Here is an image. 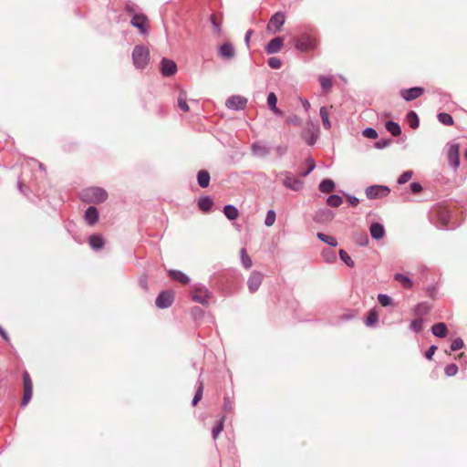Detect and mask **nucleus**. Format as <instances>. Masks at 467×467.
Returning <instances> with one entry per match:
<instances>
[{
    "mask_svg": "<svg viewBox=\"0 0 467 467\" xmlns=\"http://www.w3.org/2000/svg\"><path fill=\"white\" fill-rule=\"evenodd\" d=\"M238 277L236 271L229 270L211 275V282L225 292L232 293V285L234 281Z\"/></svg>",
    "mask_w": 467,
    "mask_h": 467,
    "instance_id": "obj_1",
    "label": "nucleus"
},
{
    "mask_svg": "<svg viewBox=\"0 0 467 467\" xmlns=\"http://www.w3.org/2000/svg\"><path fill=\"white\" fill-rule=\"evenodd\" d=\"M108 196L107 191L101 187H88L80 193V199L87 203H102Z\"/></svg>",
    "mask_w": 467,
    "mask_h": 467,
    "instance_id": "obj_2",
    "label": "nucleus"
},
{
    "mask_svg": "<svg viewBox=\"0 0 467 467\" xmlns=\"http://www.w3.org/2000/svg\"><path fill=\"white\" fill-rule=\"evenodd\" d=\"M132 60L136 68L144 69L150 62V50L144 45H137L132 51Z\"/></svg>",
    "mask_w": 467,
    "mask_h": 467,
    "instance_id": "obj_3",
    "label": "nucleus"
},
{
    "mask_svg": "<svg viewBox=\"0 0 467 467\" xmlns=\"http://www.w3.org/2000/svg\"><path fill=\"white\" fill-rule=\"evenodd\" d=\"M318 40L307 34L303 33L298 37L295 38V47L300 52H309L317 49Z\"/></svg>",
    "mask_w": 467,
    "mask_h": 467,
    "instance_id": "obj_4",
    "label": "nucleus"
},
{
    "mask_svg": "<svg viewBox=\"0 0 467 467\" xmlns=\"http://www.w3.org/2000/svg\"><path fill=\"white\" fill-rule=\"evenodd\" d=\"M390 192V188L386 185H370L366 188L365 194L368 200L382 199Z\"/></svg>",
    "mask_w": 467,
    "mask_h": 467,
    "instance_id": "obj_5",
    "label": "nucleus"
},
{
    "mask_svg": "<svg viewBox=\"0 0 467 467\" xmlns=\"http://www.w3.org/2000/svg\"><path fill=\"white\" fill-rule=\"evenodd\" d=\"M24 394L21 400V407H26L31 400L33 395V383L27 370L23 371Z\"/></svg>",
    "mask_w": 467,
    "mask_h": 467,
    "instance_id": "obj_6",
    "label": "nucleus"
},
{
    "mask_svg": "<svg viewBox=\"0 0 467 467\" xmlns=\"http://www.w3.org/2000/svg\"><path fill=\"white\" fill-rule=\"evenodd\" d=\"M174 302V292L172 290H162L156 297L155 304L160 309L170 307Z\"/></svg>",
    "mask_w": 467,
    "mask_h": 467,
    "instance_id": "obj_7",
    "label": "nucleus"
},
{
    "mask_svg": "<svg viewBox=\"0 0 467 467\" xmlns=\"http://www.w3.org/2000/svg\"><path fill=\"white\" fill-rule=\"evenodd\" d=\"M285 22V14L282 11L275 12L269 19L266 29L269 32H279Z\"/></svg>",
    "mask_w": 467,
    "mask_h": 467,
    "instance_id": "obj_8",
    "label": "nucleus"
},
{
    "mask_svg": "<svg viewBox=\"0 0 467 467\" xmlns=\"http://www.w3.org/2000/svg\"><path fill=\"white\" fill-rule=\"evenodd\" d=\"M280 175L285 176V180L283 182L284 186L286 189L292 190L294 192H299L304 187V182L300 179L292 175L289 171H282Z\"/></svg>",
    "mask_w": 467,
    "mask_h": 467,
    "instance_id": "obj_9",
    "label": "nucleus"
},
{
    "mask_svg": "<svg viewBox=\"0 0 467 467\" xmlns=\"http://www.w3.org/2000/svg\"><path fill=\"white\" fill-rule=\"evenodd\" d=\"M247 99L241 95H233L229 97L225 101L227 109L232 110H243L246 108Z\"/></svg>",
    "mask_w": 467,
    "mask_h": 467,
    "instance_id": "obj_10",
    "label": "nucleus"
},
{
    "mask_svg": "<svg viewBox=\"0 0 467 467\" xmlns=\"http://www.w3.org/2000/svg\"><path fill=\"white\" fill-rule=\"evenodd\" d=\"M448 162L449 165L456 171L460 166V145L458 143H451L448 150Z\"/></svg>",
    "mask_w": 467,
    "mask_h": 467,
    "instance_id": "obj_11",
    "label": "nucleus"
},
{
    "mask_svg": "<svg viewBox=\"0 0 467 467\" xmlns=\"http://www.w3.org/2000/svg\"><path fill=\"white\" fill-rule=\"evenodd\" d=\"M160 70L163 77L169 78L175 75L178 67L172 59L162 57L160 63Z\"/></svg>",
    "mask_w": 467,
    "mask_h": 467,
    "instance_id": "obj_12",
    "label": "nucleus"
},
{
    "mask_svg": "<svg viewBox=\"0 0 467 467\" xmlns=\"http://www.w3.org/2000/svg\"><path fill=\"white\" fill-rule=\"evenodd\" d=\"M335 217V213L328 208H320L313 215V221L317 223H327Z\"/></svg>",
    "mask_w": 467,
    "mask_h": 467,
    "instance_id": "obj_13",
    "label": "nucleus"
},
{
    "mask_svg": "<svg viewBox=\"0 0 467 467\" xmlns=\"http://www.w3.org/2000/svg\"><path fill=\"white\" fill-rule=\"evenodd\" d=\"M425 89L422 87L416 86L409 88L401 89L400 94L405 101H412L424 93Z\"/></svg>",
    "mask_w": 467,
    "mask_h": 467,
    "instance_id": "obj_14",
    "label": "nucleus"
},
{
    "mask_svg": "<svg viewBox=\"0 0 467 467\" xmlns=\"http://www.w3.org/2000/svg\"><path fill=\"white\" fill-rule=\"evenodd\" d=\"M148 17L145 14L134 15L131 17L130 25L140 30V35H147L149 32L148 29Z\"/></svg>",
    "mask_w": 467,
    "mask_h": 467,
    "instance_id": "obj_15",
    "label": "nucleus"
},
{
    "mask_svg": "<svg viewBox=\"0 0 467 467\" xmlns=\"http://www.w3.org/2000/svg\"><path fill=\"white\" fill-rule=\"evenodd\" d=\"M262 282L263 274L256 270L252 271L247 280L249 292L252 294L255 293L259 289Z\"/></svg>",
    "mask_w": 467,
    "mask_h": 467,
    "instance_id": "obj_16",
    "label": "nucleus"
},
{
    "mask_svg": "<svg viewBox=\"0 0 467 467\" xmlns=\"http://www.w3.org/2000/svg\"><path fill=\"white\" fill-rule=\"evenodd\" d=\"M271 149L265 142L257 140L251 144V152L256 158H265L270 154Z\"/></svg>",
    "mask_w": 467,
    "mask_h": 467,
    "instance_id": "obj_17",
    "label": "nucleus"
},
{
    "mask_svg": "<svg viewBox=\"0 0 467 467\" xmlns=\"http://www.w3.org/2000/svg\"><path fill=\"white\" fill-rule=\"evenodd\" d=\"M99 219V213L96 206L90 205L84 213V220L88 225H95Z\"/></svg>",
    "mask_w": 467,
    "mask_h": 467,
    "instance_id": "obj_18",
    "label": "nucleus"
},
{
    "mask_svg": "<svg viewBox=\"0 0 467 467\" xmlns=\"http://www.w3.org/2000/svg\"><path fill=\"white\" fill-rule=\"evenodd\" d=\"M218 53H219V56L223 59L230 60V59H233L235 57L234 47L230 42H225V43L222 44L219 47Z\"/></svg>",
    "mask_w": 467,
    "mask_h": 467,
    "instance_id": "obj_19",
    "label": "nucleus"
},
{
    "mask_svg": "<svg viewBox=\"0 0 467 467\" xmlns=\"http://www.w3.org/2000/svg\"><path fill=\"white\" fill-rule=\"evenodd\" d=\"M283 45V38L281 36H275L266 44L265 50L268 55L275 54L280 51Z\"/></svg>",
    "mask_w": 467,
    "mask_h": 467,
    "instance_id": "obj_20",
    "label": "nucleus"
},
{
    "mask_svg": "<svg viewBox=\"0 0 467 467\" xmlns=\"http://www.w3.org/2000/svg\"><path fill=\"white\" fill-rule=\"evenodd\" d=\"M277 97L275 92H270L266 99V103L269 109L276 116L283 117L284 111L277 108Z\"/></svg>",
    "mask_w": 467,
    "mask_h": 467,
    "instance_id": "obj_21",
    "label": "nucleus"
},
{
    "mask_svg": "<svg viewBox=\"0 0 467 467\" xmlns=\"http://www.w3.org/2000/svg\"><path fill=\"white\" fill-rule=\"evenodd\" d=\"M369 232H370L371 237L374 240H378V241L382 239L386 234L384 225L378 222H374L370 224Z\"/></svg>",
    "mask_w": 467,
    "mask_h": 467,
    "instance_id": "obj_22",
    "label": "nucleus"
},
{
    "mask_svg": "<svg viewBox=\"0 0 467 467\" xmlns=\"http://www.w3.org/2000/svg\"><path fill=\"white\" fill-rule=\"evenodd\" d=\"M213 204V200L209 195H204L201 197L197 202V207L199 208L200 211H202L204 213H209L212 210Z\"/></svg>",
    "mask_w": 467,
    "mask_h": 467,
    "instance_id": "obj_23",
    "label": "nucleus"
},
{
    "mask_svg": "<svg viewBox=\"0 0 467 467\" xmlns=\"http://www.w3.org/2000/svg\"><path fill=\"white\" fill-rule=\"evenodd\" d=\"M202 294H192V299L194 302H197L202 306H208L209 305V299L212 296L211 292L207 287H202Z\"/></svg>",
    "mask_w": 467,
    "mask_h": 467,
    "instance_id": "obj_24",
    "label": "nucleus"
},
{
    "mask_svg": "<svg viewBox=\"0 0 467 467\" xmlns=\"http://www.w3.org/2000/svg\"><path fill=\"white\" fill-rule=\"evenodd\" d=\"M431 330V333L439 338H444L448 335V327L444 322L433 324Z\"/></svg>",
    "mask_w": 467,
    "mask_h": 467,
    "instance_id": "obj_25",
    "label": "nucleus"
},
{
    "mask_svg": "<svg viewBox=\"0 0 467 467\" xmlns=\"http://www.w3.org/2000/svg\"><path fill=\"white\" fill-rule=\"evenodd\" d=\"M168 275L172 280H175L181 284L186 285L190 282V277L180 270L171 269L168 271Z\"/></svg>",
    "mask_w": 467,
    "mask_h": 467,
    "instance_id": "obj_26",
    "label": "nucleus"
},
{
    "mask_svg": "<svg viewBox=\"0 0 467 467\" xmlns=\"http://www.w3.org/2000/svg\"><path fill=\"white\" fill-rule=\"evenodd\" d=\"M88 244L92 249L98 251L103 248L105 244V240L103 236L99 234H93L88 238Z\"/></svg>",
    "mask_w": 467,
    "mask_h": 467,
    "instance_id": "obj_27",
    "label": "nucleus"
},
{
    "mask_svg": "<svg viewBox=\"0 0 467 467\" xmlns=\"http://www.w3.org/2000/svg\"><path fill=\"white\" fill-rule=\"evenodd\" d=\"M211 181L210 173L207 170H201L197 172V182L201 188L209 186Z\"/></svg>",
    "mask_w": 467,
    "mask_h": 467,
    "instance_id": "obj_28",
    "label": "nucleus"
},
{
    "mask_svg": "<svg viewBox=\"0 0 467 467\" xmlns=\"http://www.w3.org/2000/svg\"><path fill=\"white\" fill-rule=\"evenodd\" d=\"M336 189V183L332 179H323L318 184V190L322 193L331 192Z\"/></svg>",
    "mask_w": 467,
    "mask_h": 467,
    "instance_id": "obj_29",
    "label": "nucleus"
},
{
    "mask_svg": "<svg viewBox=\"0 0 467 467\" xmlns=\"http://www.w3.org/2000/svg\"><path fill=\"white\" fill-rule=\"evenodd\" d=\"M203 382L201 380V376L198 379L197 384H196V389L194 396L192 400V406H196L198 402L202 400V394H203Z\"/></svg>",
    "mask_w": 467,
    "mask_h": 467,
    "instance_id": "obj_30",
    "label": "nucleus"
},
{
    "mask_svg": "<svg viewBox=\"0 0 467 467\" xmlns=\"http://www.w3.org/2000/svg\"><path fill=\"white\" fill-rule=\"evenodd\" d=\"M394 280L400 283L402 286L406 289H410L413 286V281L408 275H405L401 273H397L394 275Z\"/></svg>",
    "mask_w": 467,
    "mask_h": 467,
    "instance_id": "obj_31",
    "label": "nucleus"
},
{
    "mask_svg": "<svg viewBox=\"0 0 467 467\" xmlns=\"http://www.w3.org/2000/svg\"><path fill=\"white\" fill-rule=\"evenodd\" d=\"M385 129L392 135L399 136L401 134V128L400 124L394 120H387L385 122Z\"/></svg>",
    "mask_w": 467,
    "mask_h": 467,
    "instance_id": "obj_32",
    "label": "nucleus"
},
{
    "mask_svg": "<svg viewBox=\"0 0 467 467\" xmlns=\"http://www.w3.org/2000/svg\"><path fill=\"white\" fill-rule=\"evenodd\" d=\"M302 138L308 146H314L318 139V134L310 130H306L302 131Z\"/></svg>",
    "mask_w": 467,
    "mask_h": 467,
    "instance_id": "obj_33",
    "label": "nucleus"
},
{
    "mask_svg": "<svg viewBox=\"0 0 467 467\" xmlns=\"http://www.w3.org/2000/svg\"><path fill=\"white\" fill-rule=\"evenodd\" d=\"M317 238L331 247H336L338 244L337 240L334 236L326 234L324 233L318 232L317 234Z\"/></svg>",
    "mask_w": 467,
    "mask_h": 467,
    "instance_id": "obj_34",
    "label": "nucleus"
},
{
    "mask_svg": "<svg viewBox=\"0 0 467 467\" xmlns=\"http://www.w3.org/2000/svg\"><path fill=\"white\" fill-rule=\"evenodd\" d=\"M223 214L227 219L233 221L239 216V211L234 205L226 204L223 207Z\"/></svg>",
    "mask_w": 467,
    "mask_h": 467,
    "instance_id": "obj_35",
    "label": "nucleus"
},
{
    "mask_svg": "<svg viewBox=\"0 0 467 467\" xmlns=\"http://www.w3.org/2000/svg\"><path fill=\"white\" fill-rule=\"evenodd\" d=\"M406 120L410 127L416 130L420 126V118L414 110H410L406 115Z\"/></svg>",
    "mask_w": 467,
    "mask_h": 467,
    "instance_id": "obj_36",
    "label": "nucleus"
},
{
    "mask_svg": "<svg viewBox=\"0 0 467 467\" xmlns=\"http://www.w3.org/2000/svg\"><path fill=\"white\" fill-rule=\"evenodd\" d=\"M379 321V314L375 308L370 309L365 319V325L368 327L375 326Z\"/></svg>",
    "mask_w": 467,
    "mask_h": 467,
    "instance_id": "obj_37",
    "label": "nucleus"
},
{
    "mask_svg": "<svg viewBox=\"0 0 467 467\" xmlns=\"http://www.w3.org/2000/svg\"><path fill=\"white\" fill-rule=\"evenodd\" d=\"M321 256H322L324 262H326L327 264H332L337 261V254L330 248H324L321 251Z\"/></svg>",
    "mask_w": 467,
    "mask_h": 467,
    "instance_id": "obj_38",
    "label": "nucleus"
},
{
    "mask_svg": "<svg viewBox=\"0 0 467 467\" xmlns=\"http://www.w3.org/2000/svg\"><path fill=\"white\" fill-rule=\"evenodd\" d=\"M319 115L322 120V125L325 130H330L331 122L329 120V113L326 107H321L319 109Z\"/></svg>",
    "mask_w": 467,
    "mask_h": 467,
    "instance_id": "obj_39",
    "label": "nucleus"
},
{
    "mask_svg": "<svg viewBox=\"0 0 467 467\" xmlns=\"http://www.w3.org/2000/svg\"><path fill=\"white\" fill-rule=\"evenodd\" d=\"M342 202L343 199L338 194H330L326 200L327 205L332 208L339 207L342 204Z\"/></svg>",
    "mask_w": 467,
    "mask_h": 467,
    "instance_id": "obj_40",
    "label": "nucleus"
},
{
    "mask_svg": "<svg viewBox=\"0 0 467 467\" xmlns=\"http://www.w3.org/2000/svg\"><path fill=\"white\" fill-rule=\"evenodd\" d=\"M178 107L181 110L188 112L190 110L187 103V94L185 90H181L178 96Z\"/></svg>",
    "mask_w": 467,
    "mask_h": 467,
    "instance_id": "obj_41",
    "label": "nucleus"
},
{
    "mask_svg": "<svg viewBox=\"0 0 467 467\" xmlns=\"http://www.w3.org/2000/svg\"><path fill=\"white\" fill-rule=\"evenodd\" d=\"M225 416H222L212 430L213 439L216 440L224 428Z\"/></svg>",
    "mask_w": 467,
    "mask_h": 467,
    "instance_id": "obj_42",
    "label": "nucleus"
},
{
    "mask_svg": "<svg viewBox=\"0 0 467 467\" xmlns=\"http://www.w3.org/2000/svg\"><path fill=\"white\" fill-rule=\"evenodd\" d=\"M138 10H139V6L132 1H127L125 3L124 11L126 12V14H128L131 17H133L134 15L141 14V13H139Z\"/></svg>",
    "mask_w": 467,
    "mask_h": 467,
    "instance_id": "obj_43",
    "label": "nucleus"
},
{
    "mask_svg": "<svg viewBox=\"0 0 467 467\" xmlns=\"http://www.w3.org/2000/svg\"><path fill=\"white\" fill-rule=\"evenodd\" d=\"M338 256L347 266L350 268H353L355 266V262L344 249H340L338 251Z\"/></svg>",
    "mask_w": 467,
    "mask_h": 467,
    "instance_id": "obj_44",
    "label": "nucleus"
},
{
    "mask_svg": "<svg viewBox=\"0 0 467 467\" xmlns=\"http://www.w3.org/2000/svg\"><path fill=\"white\" fill-rule=\"evenodd\" d=\"M438 120L445 125V126H451L454 124L453 118L451 116V114L446 112H441L437 115Z\"/></svg>",
    "mask_w": 467,
    "mask_h": 467,
    "instance_id": "obj_45",
    "label": "nucleus"
},
{
    "mask_svg": "<svg viewBox=\"0 0 467 467\" xmlns=\"http://www.w3.org/2000/svg\"><path fill=\"white\" fill-rule=\"evenodd\" d=\"M431 310V306L426 302L419 303L414 307V313L418 316L426 315Z\"/></svg>",
    "mask_w": 467,
    "mask_h": 467,
    "instance_id": "obj_46",
    "label": "nucleus"
},
{
    "mask_svg": "<svg viewBox=\"0 0 467 467\" xmlns=\"http://www.w3.org/2000/svg\"><path fill=\"white\" fill-rule=\"evenodd\" d=\"M318 80H319L322 89L325 92H328L331 89L333 82H332V78L330 77L320 76Z\"/></svg>",
    "mask_w": 467,
    "mask_h": 467,
    "instance_id": "obj_47",
    "label": "nucleus"
},
{
    "mask_svg": "<svg viewBox=\"0 0 467 467\" xmlns=\"http://www.w3.org/2000/svg\"><path fill=\"white\" fill-rule=\"evenodd\" d=\"M241 262L245 269H249L253 265L251 257L247 254L245 248H242L240 251Z\"/></svg>",
    "mask_w": 467,
    "mask_h": 467,
    "instance_id": "obj_48",
    "label": "nucleus"
},
{
    "mask_svg": "<svg viewBox=\"0 0 467 467\" xmlns=\"http://www.w3.org/2000/svg\"><path fill=\"white\" fill-rule=\"evenodd\" d=\"M378 301L384 307L393 305V298L386 294H379Z\"/></svg>",
    "mask_w": 467,
    "mask_h": 467,
    "instance_id": "obj_49",
    "label": "nucleus"
},
{
    "mask_svg": "<svg viewBox=\"0 0 467 467\" xmlns=\"http://www.w3.org/2000/svg\"><path fill=\"white\" fill-rule=\"evenodd\" d=\"M210 22L213 25V27L214 31L217 34H220L222 32V18L218 19L214 14L210 16Z\"/></svg>",
    "mask_w": 467,
    "mask_h": 467,
    "instance_id": "obj_50",
    "label": "nucleus"
},
{
    "mask_svg": "<svg viewBox=\"0 0 467 467\" xmlns=\"http://www.w3.org/2000/svg\"><path fill=\"white\" fill-rule=\"evenodd\" d=\"M440 224L437 225L439 228H446L450 222V216L447 211H441L439 214Z\"/></svg>",
    "mask_w": 467,
    "mask_h": 467,
    "instance_id": "obj_51",
    "label": "nucleus"
},
{
    "mask_svg": "<svg viewBox=\"0 0 467 467\" xmlns=\"http://www.w3.org/2000/svg\"><path fill=\"white\" fill-rule=\"evenodd\" d=\"M459 368L455 363L448 364L444 368L447 377H453L458 373Z\"/></svg>",
    "mask_w": 467,
    "mask_h": 467,
    "instance_id": "obj_52",
    "label": "nucleus"
},
{
    "mask_svg": "<svg viewBox=\"0 0 467 467\" xmlns=\"http://www.w3.org/2000/svg\"><path fill=\"white\" fill-rule=\"evenodd\" d=\"M275 218H276L275 212L272 209L268 210L266 213V215H265V224L268 227L272 226L275 222Z\"/></svg>",
    "mask_w": 467,
    "mask_h": 467,
    "instance_id": "obj_53",
    "label": "nucleus"
},
{
    "mask_svg": "<svg viewBox=\"0 0 467 467\" xmlns=\"http://www.w3.org/2000/svg\"><path fill=\"white\" fill-rule=\"evenodd\" d=\"M410 328L416 333L420 332L423 328L422 319L421 318L413 319L410 325Z\"/></svg>",
    "mask_w": 467,
    "mask_h": 467,
    "instance_id": "obj_54",
    "label": "nucleus"
},
{
    "mask_svg": "<svg viewBox=\"0 0 467 467\" xmlns=\"http://www.w3.org/2000/svg\"><path fill=\"white\" fill-rule=\"evenodd\" d=\"M412 175H413L412 171H403L398 178L397 183L400 185L406 183L407 182H409L411 179Z\"/></svg>",
    "mask_w": 467,
    "mask_h": 467,
    "instance_id": "obj_55",
    "label": "nucleus"
},
{
    "mask_svg": "<svg viewBox=\"0 0 467 467\" xmlns=\"http://www.w3.org/2000/svg\"><path fill=\"white\" fill-rule=\"evenodd\" d=\"M306 162L308 164V167H306V170L301 172V176L306 177L308 176L316 168V162L313 158L308 157L306 159Z\"/></svg>",
    "mask_w": 467,
    "mask_h": 467,
    "instance_id": "obj_56",
    "label": "nucleus"
},
{
    "mask_svg": "<svg viewBox=\"0 0 467 467\" xmlns=\"http://www.w3.org/2000/svg\"><path fill=\"white\" fill-rule=\"evenodd\" d=\"M362 135L365 138L375 140L378 138V131L374 128L368 127L362 130Z\"/></svg>",
    "mask_w": 467,
    "mask_h": 467,
    "instance_id": "obj_57",
    "label": "nucleus"
},
{
    "mask_svg": "<svg viewBox=\"0 0 467 467\" xmlns=\"http://www.w3.org/2000/svg\"><path fill=\"white\" fill-rule=\"evenodd\" d=\"M463 347H464V342H463L462 338L456 337L451 341L450 349H451V351H457V350L462 349Z\"/></svg>",
    "mask_w": 467,
    "mask_h": 467,
    "instance_id": "obj_58",
    "label": "nucleus"
},
{
    "mask_svg": "<svg viewBox=\"0 0 467 467\" xmlns=\"http://www.w3.org/2000/svg\"><path fill=\"white\" fill-rule=\"evenodd\" d=\"M369 239L366 233L360 234L356 237V243L359 246H367L368 244Z\"/></svg>",
    "mask_w": 467,
    "mask_h": 467,
    "instance_id": "obj_59",
    "label": "nucleus"
},
{
    "mask_svg": "<svg viewBox=\"0 0 467 467\" xmlns=\"http://www.w3.org/2000/svg\"><path fill=\"white\" fill-rule=\"evenodd\" d=\"M390 143H391V139H388V138L380 139L374 143V147L378 150H383V149L387 148L388 146H389Z\"/></svg>",
    "mask_w": 467,
    "mask_h": 467,
    "instance_id": "obj_60",
    "label": "nucleus"
},
{
    "mask_svg": "<svg viewBox=\"0 0 467 467\" xmlns=\"http://www.w3.org/2000/svg\"><path fill=\"white\" fill-rule=\"evenodd\" d=\"M268 66L273 69H278L282 66V62L279 58L272 57L267 61Z\"/></svg>",
    "mask_w": 467,
    "mask_h": 467,
    "instance_id": "obj_61",
    "label": "nucleus"
},
{
    "mask_svg": "<svg viewBox=\"0 0 467 467\" xmlns=\"http://www.w3.org/2000/svg\"><path fill=\"white\" fill-rule=\"evenodd\" d=\"M17 188H18V191L22 194H24L26 197H29V193L31 192V191H30L29 187L27 185H26L23 182H21V181L17 182Z\"/></svg>",
    "mask_w": 467,
    "mask_h": 467,
    "instance_id": "obj_62",
    "label": "nucleus"
},
{
    "mask_svg": "<svg viewBox=\"0 0 467 467\" xmlns=\"http://www.w3.org/2000/svg\"><path fill=\"white\" fill-rule=\"evenodd\" d=\"M422 186L420 182H412L410 184V191L411 192V193L413 194H418L420 193L421 191H422Z\"/></svg>",
    "mask_w": 467,
    "mask_h": 467,
    "instance_id": "obj_63",
    "label": "nucleus"
},
{
    "mask_svg": "<svg viewBox=\"0 0 467 467\" xmlns=\"http://www.w3.org/2000/svg\"><path fill=\"white\" fill-rule=\"evenodd\" d=\"M437 346L436 345H431L429 347V348L426 350L425 354H424V357L426 359L428 360H431L436 350H437Z\"/></svg>",
    "mask_w": 467,
    "mask_h": 467,
    "instance_id": "obj_64",
    "label": "nucleus"
}]
</instances>
